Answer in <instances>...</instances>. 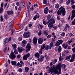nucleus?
I'll list each match as a JSON object with an SVG mask.
<instances>
[{
	"mask_svg": "<svg viewBox=\"0 0 75 75\" xmlns=\"http://www.w3.org/2000/svg\"><path fill=\"white\" fill-rule=\"evenodd\" d=\"M1 8H3V3H1Z\"/></svg>",
	"mask_w": 75,
	"mask_h": 75,
	"instance_id": "55",
	"label": "nucleus"
},
{
	"mask_svg": "<svg viewBox=\"0 0 75 75\" xmlns=\"http://www.w3.org/2000/svg\"><path fill=\"white\" fill-rule=\"evenodd\" d=\"M66 27L64 28V30L65 31H67V28H69V26L68 24H66Z\"/></svg>",
	"mask_w": 75,
	"mask_h": 75,
	"instance_id": "23",
	"label": "nucleus"
},
{
	"mask_svg": "<svg viewBox=\"0 0 75 75\" xmlns=\"http://www.w3.org/2000/svg\"><path fill=\"white\" fill-rule=\"evenodd\" d=\"M65 35V34L64 33H62L61 34V35L62 37H64Z\"/></svg>",
	"mask_w": 75,
	"mask_h": 75,
	"instance_id": "56",
	"label": "nucleus"
},
{
	"mask_svg": "<svg viewBox=\"0 0 75 75\" xmlns=\"http://www.w3.org/2000/svg\"><path fill=\"white\" fill-rule=\"evenodd\" d=\"M75 21H73L72 22V23H71V25H75Z\"/></svg>",
	"mask_w": 75,
	"mask_h": 75,
	"instance_id": "53",
	"label": "nucleus"
},
{
	"mask_svg": "<svg viewBox=\"0 0 75 75\" xmlns=\"http://www.w3.org/2000/svg\"><path fill=\"white\" fill-rule=\"evenodd\" d=\"M43 59H44V57H42V56L41 57L40 59V62H42V61H43Z\"/></svg>",
	"mask_w": 75,
	"mask_h": 75,
	"instance_id": "37",
	"label": "nucleus"
},
{
	"mask_svg": "<svg viewBox=\"0 0 75 75\" xmlns=\"http://www.w3.org/2000/svg\"><path fill=\"white\" fill-rule=\"evenodd\" d=\"M58 42H59L60 44H62V43L63 42V41L62 40H58Z\"/></svg>",
	"mask_w": 75,
	"mask_h": 75,
	"instance_id": "35",
	"label": "nucleus"
},
{
	"mask_svg": "<svg viewBox=\"0 0 75 75\" xmlns=\"http://www.w3.org/2000/svg\"><path fill=\"white\" fill-rule=\"evenodd\" d=\"M20 63H21V64H23V65H24V62H23V61L21 60L20 61Z\"/></svg>",
	"mask_w": 75,
	"mask_h": 75,
	"instance_id": "62",
	"label": "nucleus"
},
{
	"mask_svg": "<svg viewBox=\"0 0 75 75\" xmlns=\"http://www.w3.org/2000/svg\"><path fill=\"white\" fill-rule=\"evenodd\" d=\"M53 43L52 42H51L50 44V47L49 48L50 49H51V48L53 46Z\"/></svg>",
	"mask_w": 75,
	"mask_h": 75,
	"instance_id": "31",
	"label": "nucleus"
},
{
	"mask_svg": "<svg viewBox=\"0 0 75 75\" xmlns=\"http://www.w3.org/2000/svg\"><path fill=\"white\" fill-rule=\"evenodd\" d=\"M4 18H5V19H6V20H7V19L8 18V17H9L8 16L7 14H6L4 15Z\"/></svg>",
	"mask_w": 75,
	"mask_h": 75,
	"instance_id": "26",
	"label": "nucleus"
},
{
	"mask_svg": "<svg viewBox=\"0 0 75 75\" xmlns=\"http://www.w3.org/2000/svg\"><path fill=\"white\" fill-rule=\"evenodd\" d=\"M49 49V46L48 45H47V47H45V50H47V51H48V49Z\"/></svg>",
	"mask_w": 75,
	"mask_h": 75,
	"instance_id": "45",
	"label": "nucleus"
},
{
	"mask_svg": "<svg viewBox=\"0 0 75 75\" xmlns=\"http://www.w3.org/2000/svg\"><path fill=\"white\" fill-rule=\"evenodd\" d=\"M62 13L63 16H65V8H63L62 6H61L58 10L57 11V14L59 16H60V15H61Z\"/></svg>",
	"mask_w": 75,
	"mask_h": 75,
	"instance_id": "2",
	"label": "nucleus"
},
{
	"mask_svg": "<svg viewBox=\"0 0 75 75\" xmlns=\"http://www.w3.org/2000/svg\"><path fill=\"white\" fill-rule=\"evenodd\" d=\"M3 8H0V13H3Z\"/></svg>",
	"mask_w": 75,
	"mask_h": 75,
	"instance_id": "40",
	"label": "nucleus"
},
{
	"mask_svg": "<svg viewBox=\"0 0 75 75\" xmlns=\"http://www.w3.org/2000/svg\"><path fill=\"white\" fill-rule=\"evenodd\" d=\"M71 2V0H68L66 2V4L67 5H68Z\"/></svg>",
	"mask_w": 75,
	"mask_h": 75,
	"instance_id": "39",
	"label": "nucleus"
},
{
	"mask_svg": "<svg viewBox=\"0 0 75 75\" xmlns=\"http://www.w3.org/2000/svg\"><path fill=\"white\" fill-rule=\"evenodd\" d=\"M9 42V39L8 38L6 39L4 41V44H6L7 42Z\"/></svg>",
	"mask_w": 75,
	"mask_h": 75,
	"instance_id": "21",
	"label": "nucleus"
},
{
	"mask_svg": "<svg viewBox=\"0 0 75 75\" xmlns=\"http://www.w3.org/2000/svg\"><path fill=\"white\" fill-rule=\"evenodd\" d=\"M6 50H7V47H6L5 48L4 50V52H6Z\"/></svg>",
	"mask_w": 75,
	"mask_h": 75,
	"instance_id": "58",
	"label": "nucleus"
},
{
	"mask_svg": "<svg viewBox=\"0 0 75 75\" xmlns=\"http://www.w3.org/2000/svg\"><path fill=\"white\" fill-rule=\"evenodd\" d=\"M23 35L24 38H28L30 36V33L28 32H27L26 33H24Z\"/></svg>",
	"mask_w": 75,
	"mask_h": 75,
	"instance_id": "6",
	"label": "nucleus"
},
{
	"mask_svg": "<svg viewBox=\"0 0 75 75\" xmlns=\"http://www.w3.org/2000/svg\"><path fill=\"white\" fill-rule=\"evenodd\" d=\"M45 44H44L43 45L41 46L40 50L39 51V54H42V50L44 49L45 48Z\"/></svg>",
	"mask_w": 75,
	"mask_h": 75,
	"instance_id": "5",
	"label": "nucleus"
},
{
	"mask_svg": "<svg viewBox=\"0 0 75 75\" xmlns=\"http://www.w3.org/2000/svg\"><path fill=\"white\" fill-rule=\"evenodd\" d=\"M11 63L12 65H15L17 64V62L14 61H11Z\"/></svg>",
	"mask_w": 75,
	"mask_h": 75,
	"instance_id": "28",
	"label": "nucleus"
},
{
	"mask_svg": "<svg viewBox=\"0 0 75 75\" xmlns=\"http://www.w3.org/2000/svg\"><path fill=\"white\" fill-rule=\"evenodd\" d=\"M52 11H53V10H52V9L51 10V11L49 10V13H52Z\"/></svg>",
	"mask_w": 75,
	"mask_h": 75,
	"instance_id": "59",
	"label": "nucleus"
},
{
	"mask_svg": "<svg viewBox=\"0 0 75 75\" xmlns=\"http://www.w3.org/2000/svg\"><path fill=\"white\" fill-rule=\"evenodd\" d=\"M18 71L19 72H22V69H18Z\"/></svg>",
	"mask_w": 75,
	"mask_h": 75,
	"instance_id": "61",
	"label": "nucleus"
},
{
	"mask_svg": "<svg viewBox=\"0 0 75 75\" xmlns=\"http://www.w3.org/2000/svg\"><path fill=\"white\" fill-rule=\"evenodd\" d=\"M26 48V50L28 51L30 50V49H31V46H30V45L29 43H28L27 44Z\"/></svg>",
	"mask_w": 75,
	"mask_h": 75,
	"instance_id": "11",
	"label": "nucleus"
},
{
	"mask_svg": "<svg viewBox=\"0 0 75 75\" xmlns=\"http://www.w3.org/2000/svg\"><path fill=\"white\" fill-rule=\"evenodd\" d=\"M14 14V11L13 10H11L10 12V16L11 17V16H13V14Z\"/></svg>",
	"mask_w": 75,
	"mask_h": 75,
	"instance_id": "19",
	"label": "nucleus"
},
{
	"mask_svg": "<svg viewBox=\"0 0 75 75\" xmlns=\"http://www.w3.org/2000/svg\"><path fill=\"white\" fill-rule=\"evenodd\" d=\"M10 58L12 59H14L16 58V54L14 53V52L11 51V52L10 54Z\"/></svg>",
	"mask_w": 75,
	"mask_h": 75,
	"instance_id": "3",
	"label": "nucleus"
},
{
	"mask_svg": "<svg viewBox=\"0 0 75 75\" xmlns=\"http://www.w3.org/2000/svg\"><path fill=\"white\" fill-rule=\"evenodd\" d=\"M60 57L59 58V60H60V61H61V60H62V59H61L62 56H61V54H60Z\"/></svg>",
	"mask_w": 75,
	"mask_h": 75,
	"instance_id": "57",
	"label": "nucleus"
},
{
	"mask_svg": "<svg viewBox=\"0 0 75 75\" xmlns=\"http://www.w3.org/2000/svg\"><path fill=\"white\" fill-rule=\"evenodd\" d=\"M72 16L71 17V20H73L75 17V10L73 9L72 11Z\"/></svg>",
	"mask_w": 75,
	"mask_h": 75,
	"instance_id": "7",
	"label": "nucleus"
},
{
	"mask_svg": "<svg viewBox=\"0 0 75 75\" xmlns=\"http://www.w3.org/2000/svg\"><path fill=\"white\" fill-rule=\"evenodd\" d=\"M70 58H71V55H69L68 57H66L65 59L66 60H67V59H70Z\"/></svg>",
	"mask_w": 75,
	"mask_h": 75,
	"instance_id": "41",
	"label": "nucleus"
},
{
	"mask_svg": "<svg viewBox=\"0 0 75 75\" xmlns=\"http://www.w3.org/2000/svg\"><path fill=\"white\" fill-rule=\"evenodd\" d=\"M11 32H12V33H11V35H13V33H14V30L13 29H11Z\"/></svg>",
	"mask_w": 75,
	"mask_h": 75,
	"instance_id": "54",
	"label": "nucleus"
},
{
	"mask_svg": "<svg viewBox=\"0 0 75 75\" xmlns=\"http://www.w3.org/2000/svg\"><path fill=\"white\" fill-rule=\"evenodd\" d=\"M35 56L36 57H37L38 58H40V55L38 54V53H37L36 54H35Z\"/></svg>",
	"mask_w": 75,
	"mask_h": 75,
	"instance_id": "27",
	"label": "nucleus"
},
{
	"mask_svg": "<svg viewBox=\"0 0 75 75\" xmlns=\"http://www.w3.org/2000/svg\"><path fill=\"white\" fill-rule=\"evenodd\" d=\"M62 46L65 49L67 48V47H68V45H67V44H65V43H64L62 44Z\"/></svg>",
	"mask_w": 75,
	"mask_h": 75,
	"instance_id": "18",
	"label": "nucleus"
},
{
	"mask_svg": "<svg viewBox=\"0 0 75 75\" xmlns=\"http://www.w3.org/2000/svg\"><path fill=\"white\" fill-rule=\"evenodd\" d=\"M38 13H37L36 14V17H38V18H39L40 17V16L38 15Z\"/></svg>",
	"mask_w": 75,
	"mask_h": 75,
	"instance_id": "50",
	"label": "nucleus"
},
{
	"mask_svg": "<svg viewBox=\"0 0 75 75\" xmlns=\"http://www.w3.org/2000/svg\"><path fill=\"white\" fill-rule=\"evenodd\" d=\"M10 29H11L13 28V25L14 24V21L13 20L11 21V20L10 21Z\"/></svg>",
	"mask_w": 75,
	"mask_h": 75,
	"instance_id": "12",
	"label": "nucleus"
},
{
	"mask_svg": "<svg viewBox=\"0 0 75 75\" xmlns=\"http://www.w3.org/2000/svg\"><path fill=\"white\" fill-rule=\"evenodd\" d=\"M55 20H54V18L53 17H52L50 18V19L48 21V23H51L52 24H54L55 23Z\"/></svg>",
	"mask_w": 75,
	"mask_h": 75,
	"instance_id": "4",
	"label": "nucleus"
},
{
	"mask_svg": "<svg viewBox=\"0 0 75 75\" xmlns=\"http://www.w3.org/2000/svg\"><path fill=\"white\" fill-rule=\"evenodd\" d=\"M30 54L28 53L26 55H24L23 57V60H27V58L30 57Z\"/></svg>",
	"mask_w": 75,
	"mask_h": 75,
	"instance_id": "8",
	"label": "nucleus"
},
{
	"mask_svg": "<svg viewBox=\"0 0 75 75\" xmlns=\"http://www.w3.org/2000/svg\"><path fill=\"white\" fill-rule=\"evenodd\" d=\"M1 21H3V16H1Z\"/></svg>",
	"mask_w": 75,
	"mask_h": 75,
	"instance_id": "51",
	"label": "nucleus"
},
{
	"mask_svg": "<svg viewBox=\"0 0 75 75\" xmlns=\"http://www.w3.org/2000/svg\"><path fill=\"white\" fill-rule=\"evenodd\" d=\"M57 62V59H55L54 60L52 61V63H53L54 64H55Z\"/></svg>",
	"mask_w": 75,
	"mask_h": 75,
	"instance_id": "32",
	"label": "nucleus"
},
{
	"mask_svg": "<svg viewBox=\"0 0 75 75\" xmlns=\"http://www.w3.org/2000/svg\"><path fill=\"white\" fill-rule=\"evenodd\" d=\"M44 35H48V33L47 32V31H45L44 32Z\"/></svg>",
	"mask_w": 75,
	"mask_h": 75,
	"instance_id": "34",
	"label": "nucleus"
},
{
	"mask_svg": "<svg viewBox=\"0 0 75 75\" xmlns=\"http://www.w3.org/2000/svg\"><path fill=\"white\" fill-rule=\"evenodd\" d=\"M22 43L23 44V47L24 48L25 47V45L27 44V42L25 40H24L22 42Z\"/></svg>",
	"mask_w": 75,
	"mask_h": 75,
	"instance_id": "15",
	"label": "nucleus"
},
{
	"mask_svg": "<svg viewBox=\"0 0 75 75\" xmlns=\"http://www.w3.org/2000/svg\"><path fill=\"white\" fill-rule=\"evenodd\" d=\"M38 39L36 38L35 37L33 39V43L35 45H36L37 44V40Z\"/></svg>",
	"mask_w": 75,
	"mask_h": 75,
	"instance_id": "9",
	"label": "nucleus"
},
{
	"mask_svg": "<svg viewBox=\"0 0 75 75\" xmlns=\"http://www.w3.org/2000/svg\"><path fill=\"white\" fill-rule=\"evenodd\" d=\"M65 67H66V65L65 64H62V68H63Z\"/></svg>",
	"mask_w": 75,
	"mask_h": 75,
	"instance_id": "52",
	"label": "nucleus"
},
{
	"mask_svg": "<svg viewBox=\"0 0 75 75\" xmlns=\"http://www.w3.org/2000/svg\"><path fill=\"white\" fill-rule=\"evenodd\" d=\"M28 16H29V12L27 11V12H26V17H28Z\"/></svg>",
	"mask_w": 75,
	"mask_h": 75,
	"instance_id": "47",
	"label": "nucleus"
},
{
	"mask_svg": "<svg viewBox=\"0 0 75 75\" xmlns=\"http://www.w3.org/2000/svg\"><path fill=\"white\" fill-rule=\"evenodd\" d=\"M53 27V24L51 23H49L48 24V27L50 28V29H51Z\"/></svg>",
	"mask_w": 75,
	"mask_h": 75,
	"instance_id": "17",
	"label": "nucleus"
},
{
	"mask_svg": "<svg viewBox=\"0 0 75 75\" xmlns=\"http://www.w3.org/2000/svg\"><path fill=\"white\" fill-rule=\"evenodd\" d=\"M20 6L22 8L25 7V4L23 3V2H21L20 3Z\"/></svg>",
	"mask_w": 75,
	"mask_h": 75,
	"instance_id": "10",
	"label": "nucleus"
},
{
	"mask_svg": "<svg viewBox=\"0 0 75 75\" xmlns=\"http://www.w3.org/2000/svg\"><path fill=\"white\" fill-rule=\"evenodd\" d=\"M74 59H75L72 58L70 60V62H73V61H74Z\"/></svg>",
	"mask_w": 75,
	"mask_h": 75,
	"instance_id": "48",
	"label": "nucleus"
},
{
	"mask_svg": "<svg viewBox=\"0 0 75 75\" xmlns=\"http://www.w3.org/2000/svg\"><path fill=\"white\" fill-rule=\"evenodd\" d=\"M42 42H43V40L42 38H39L38 42L39 44H41Z\"/></svg>",
	"mask_w": 75,
	"mask_h": 75,
	"instance_id": "16",
	"label": "nucleus"
},
{
	"mask_svg": "<svg viewBox=\"0 0 75 75\" xmlns=\"http://www.w3.org/2000/svg\"><path fill=\"white\" fill-rule=\"evenodd\" d=\"M23 49L21 47H19L18 48V50L19 52H21L23 51Z\"/></svg>",
	"mask_w": 75,
	"mask_h": 75,
	"instance_id": "13",
	"label": "nucleus"
},
{
	"mask_svg": "<svg viewBox=\"0 0 75 75\" xmlns=\"http://www.w3.org/2000/svg\"><path fill=\"white\" fill-rule=\"evenodd\" d=\"M60 44H61L59 43V42H55V45L56 47H58V46H59V45H60Z\"/></svg>",
	"mask_w": 75,
	"mask_h": 75,
	"instance_id": "20",
	"label": "nucleus"
},
{
	"mask_svg": "<svg viewBox=\"0 0 75 75\" xmlns=\"http://www.w3.org/2000/svg\"><path fill=\"white\" fill-rule=\"evenodd\" d=\"M43 24H45V25H46V24H47V23H46V22L45 21H43Z\"/></svg>",
	"mask_w": 75,
	"mask_h": 75,
	"instance_id": "60",
	"label": "nucleus"
},
{
	"mask_svg": "<svg viewBox=\"0 0 75 75\" xmlns=\"http://www.w3.org/2000/svg\"><path fill=\"white\" fill-rule=\"evenodd\" d=\"M71 58H74L75 59V54H73L71 56Z\"/></svg>",
	"mask_w": 75,
	"mask_h": 75,
	"instance_id": "46",
	"label": "nucleus"
},
{
	"mask_svg": "<svg viewBox=\"0 0 75 75\" xmlns=\"http://www.w3.org/2000/svg\"><path fill=\"white\" fill-rule=\"evenodd\" d=\"M59 5L58 4H57L55 6V8H56V9H57V10H58V9L59 8Z\"/></svg>",
	"mask_w": 75,
	"mask_h": 75,
	"instance_id": "30",
	"label": "nucleus"
},
{
	"mask_svg": "<svg viewBox=\"0 0 75 75\" xmlns=\"http://www.w3.org/2000/svg\"><path fill=\"white\" fill-rule=\"evenodd\" d=\"M18 40L19 41H21V40H22V38H21V37H19L18 38Z\"/></svg>",
	"mask_w": 75,
	"mask_h": 75,
	"instance_id": "63",
	"label": "nucleus"
},
{
	"mask_svg": "<svg viewBox=\"0 0 75 75\" xmlns=\"http://www.w3.org/2000/svg\"><path fill=\"white\" fill-rule=\"evenodd\" d=\"M43 3L44 4H47V0H44L43 1Z\"/></svg>",
	"mask_w": 75,
	"mask_h": 75,
	"instance_id": "42",
	"label": "nucleus"
},
{
	"mask_svg": "<svg viewBox=\"0 0 75 75\" xmlns=\"http://www.w3.org/2000/svg\"><path fill=\"white\" fill-rule=\"evenodd\" d=\"M42 32L41 30H40L39 33H38V35L39 36H40V35H41V34H42Z\"/></svg>",
	"mask_w": 75,
	"mask_h": 75,
	"instance_id": "36",
	"label": "nucleus"
},
{
	"mask_svg": "<svg viewBox=\"0 0 75 75\" xmlns=\"http://www.w3.org/2000/svg\"><path fill=\"white\" fill-rule=\"evenodd\" d=\"M25 72L27 73L29 71V68L27 67H25Z\"/></svg>",
	"mask_w": 75,
	"mask_h": 75,
	"instance_id": "22",
	"label": "nucleus"
},
{
	"mask_svg": "<svg viewBox=\"0 0 75 75\" xmlns=\"http://www.w3.org/2000/svg\"><path fill=\"white\" fill-rule=\"evenodd\" d=\"M61 50H62V48H61V46H59V48H58V52H59V53H60V52H61Z\"/></svg>",
	"mask_w": 75,
	"mask_h": 75,
	"instance_id": "25",
	"label": "nucleus"
},
{
	"mask_svg": "<svg viewBox=\"0 0 75 75\" xmlns=\"http://www.w3.org/2000/svg\"><path fill=\"white\" fill-rule=\"evenodd\" d=\"M74 3H75V2H74V0H71V4L72 5L74 4Z\"/></svg>",
	"mask_w": 75,
	"mask_h": 75,
	"instance_id": "43",
	"label": "nucleus"
},
{
	"mask_svg": "<svg viewBox=\"0 0 75 75\" xmlns=\"http://www.w3.org/2000/svg\"><path fill=\"white\" fill-rule=\"evenodd\" d=\"M61 65L59 67H53L50 69V72H51V74L52 75H55L58 73V69H59V72L58 73V75H59L61 74Z\"/></svg>",
	"mask_w": 75,
	"mask_h": 75,
	"instance_id": "1",
	"label": "nucleus"
},
{
	"mask_svg": "<svg viewBox=\"0 0 75 75\" xmlns=\"http://www.w3.org/2000/svg\"><path fill=\"white\" fill-rule=\"evenodd\" d=\"M51 17V16L50 15H48L47 16V18L48 20H50V18Z\"/></svg>",
	"mask_w": 75,
	"mask_h": 75,
	"instance_id": "44",
	"label": "nucleus"
},
{
	"mask_svg": "<svg viewBox=\"0 0 75 75\" xmlns=\"http://www.w3.org/2000/svg\"><path fill=\"white\" fill-rule=\"evenodd\" d=\"M12 45L13 48V50H16V48H17V45L16 44H13Z\"/></svg>",
	"mask_w": 75,
	"mask_h": 75,
	"instance_id": "24",
	"label": "nucleus"
},
{
	"mask_svg": "<svg viewBox=\"0 0 75 75\" xmlns=\"http://www.w3.org/2000/svg\"><path fill=\"white\" fill-rule=\"evenodd\" d=\"M17 65L18 67H22L23 66V65L21 64H20V62H18L17 63Z\"/></svg>",
	"mask_w": 75,
	"mask_h": 75,
	"instance_id": "33",
	"label": "nucleus"
},
{
	"mask_svg": "<svg viewBox=\"0 0 75 75\" xmlns=\"http://www.w3.org/2000/svg\"><path fill=\"white\" fill-rule=\"evenodd\" d=\"M14 50V53L15 54H18V51L17 50H16V49H15Z\"/></svg>",
	"mask_w": 75,
	"mask_h": 75,
	"instance_id": "38",
	"label": "nucleus"
},
{
	"mask_svg": "<svg viewBox=\"0 0 75 75\" xmlns=\"http://www.w3.org/2000/svg\"><path fill=\"white\" fill-rule=\"evenodd\" d=\"M47 37V38H51V35H49Z\"/></svg>",
	"mask_w": 75,
	"mask_h": 75,
	"instance_id": "64",
	"label": "nucleus"
},
{
	"mask_svg": "<svg viewBox=\"0 0 75 75\" xmlns=\"http://www.w3.org/2000/svg\"><path fill=\"white\" fill-rule=\"evenodd\" d=\"M38 28H39L40 27V29H42L43 28V26L39 24L38 25Z\"/></svg>",
	"mask_w": 75,
	"mask_h": 75,
	"instance_id": "29",
	"label": "nucleus"
},
{
	"mask_svg": "<svg viewBox=\"0 0 75 75\" xmlns=\"http://www.w3.org/2000/svg\"><path fill=\"white\" fill-rule=\"evenodd\" d=\"M72 50L73 51V53H75V47L73 48Z\"/></svg>",
	"mask_w": 75,
	"mask_h": 75,
	"instance_id": "49",
	"label": "nucleus"
},
{
	"mask_svg": "<svg viewBox=\"0 0 75 75\" xmlns=\"http://www.w3.org/2000/svg\"><path fill=\"white\" fill-rule=\"evenodd\" d=\"M44 13L46 14L48 13V8L46 7V8L44 9Z\"/></svg>",
	"mask_w": 75,
	"mask_h": 75,
	"instance_id": "14",
	"label": "nucleus"
}]
</instances>
